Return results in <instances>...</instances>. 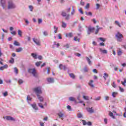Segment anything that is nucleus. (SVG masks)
<instances>
[{
	"label": "nucleus",
	"instance_id": "338daca9",
	"mask_svg": "<svg viewBox=\"0 0 126 126\" xmlns=\"http://www.w3.org/2000/svg\"><path fill=\"white\" fill-rule=\"evenodd\" d=\"M99 46H101V47H104V46H105V43H104V42H101L99 43Z\"/></svg>",
	"mask_w": 126,
	"mask_h": 126
},
{
	"label": "nucleus",
	"instance_id": "bb28decb",
	"mask_svg": "<svg viewBox=\"0 0 126 126\" xmlns=\"http://www.w3.org/2000/svg\"><path fill=\"white\" fill-rule=\"evenodd\" d=\"M18 35H19L20 37H22V31H21V30H18Z\"/></svg>",
	"mask_w": 126,
	"mask_h": 126
},
{
	"label": "nucleus",
	"instance_id": "3c124183",
	"mask_svg": "<svg viewBox=\"0 0 126 126\" xmlns=\"http://www.w3.org/2000/svg\"><path fill=\"white\" fill-rule=\"evenodd\" d=\"M94 100H95V101H99V100H101V97L98 96V97H96L94 99Z\"/></svg>",
	"mask_w": 126,
	"mask_h": 126
},
{
	"label": "nucleus",
	"instance_id": "603ef678",
	"mask_svg": "<svg viewBox=\"0 0 126 126\" xmlns=\"http://www.w3.org/2000/svg\"><path fill=\"white\" fill-rule=\"evenodd\" d=\"M38 24H41V23L43 22V20H42V19H38Z\"/></svg>",
	"mask_w": 126,
	"mask_h": 126
},
{
	"label": "nucleus",
	"instance_id": "473e14b6",
	"mask_svg": "<svg viewBox=\"0 0 126 126\" xmlns=\"http://www.w3.org/2000/svg\"><path fill=\"white\" fill-rule=\"evenodd\" d=\"M86 15H87L88 16H92V13L91 12H89L87 13V12H85Z\"/></svg>",
	"mask_w": 126,
	"mask_h": 126
},
{
	"label": "nucleus",
	"instance_id": "864d4df0",
	"mask_svg": "<svg viewBox=\"0 0 126 126\" xmlns=\"http://www.w3.org/2000/svg\"><path fill=\"white\" fill-rule=\"evenodd\" d=\"M79 12L81 14H83V11H82V8H80V9H78Z\"/></svg>",
	"mask_w": 126,
	"mask_h": 126
},
{
	"label": "nucleus",
	"instance_id": "6e6d98bb",
	"mask_svg": "<svg viewBox=\"0 0 126 126\" xmlns=\"http://www.w3.org/2000/svg\"><path fill=\"white\" fill-rule=\"evenodd\" d=\"M83 99H84L85 100H89V97L88 96H83Z\"/></svg>",
	"mask_w": 126,
	"mask_h": 126
},
{
	"label": "nucleus",
	"instance_id": "dca6fc26",
	"mask_svg": "<svg viewBox=\"0 0 126 126\" xmlns=\"http://www.w3.org/2000/svg\"><path fill=\"white\" fill-rule=\"evenodd\" d=\"M68 100L70 102H76V99L73 97H69Z\"/></svg>",
	"mask_w": 126,
	"mask_h": 126
},
{
	"label": "nucleus",
	"instance_id": "4c0bfd02",
	"mask_svg": "<svg viewBox=\"0 0 126 126\" xmlns=\"http://www.w3.org/2000/svg\"><path fill=\"white\" fill-rule=\"evenodd\" d=\"M9 63H14V59L11 58V59L9 61Z\"/></svg>",
	"mask_w": 126,
	"mask_h": 126
},
{
	"label": "nucleus",
	"instance_id": "a878e982",
	"mask_svg": "<svg viewBox=\"0 0 126 126\" xmlns=\"http://www.w3.org/2000/svg\"><path fill=\"white\" fill-rule=\"evenodd\" d=\"M58 116L60 118H63V117H64V114L62 112H60L58 113Z\"/></svg>",
	"mask_w": 126,
	"mask_h": 126
},
{
	"label": "nucleus",
	"instance_id": "c9c22d12",
	"mask_svg": "<svg viewBox=\"0 0 126 126\" xmlns=\"http://www.w3.org/2000/svg\"><path fill=\"white\" fill-rule=\"evenodd\" d=\"M62 27H63V28H65V27H66V24L64 22H62Z\"/></svg>",
	"mask_w": 126,
	"mask_h": 126
},
{
	"label": "nucleus",
	"instance_id": "a211bd4d",
	"mask_svg": "<svg viewBox=\"0 0 126 126\" xmlns=\"http://www.w3.org/2000/svg\"><path fill=\"white\" fill-rule=\"evenodd\" d=\"M37 97L38 99L39 100L40 102H43V101H44V98L40 95H38Z\"/></svg>",
	"mask_w": 126,
	"mask_h": 126
},
{
	"label": "nucleus",
	"instance_id": "c03bdc74",
	"mask_svg": "<svg viewBox=\"0 0 126 126\" xmlns=\"http://www.w3.org/2000/svg\"><path fill=\"white\" fill-rule=\"evenodd\" d=\"M64 48H65L66 49H68L69 48V45L68 44H66L63 45Z\"/></svg>",
	"mask_w": 126,
	"mask_h": 126
},
{
	"label": "nucleus",
	"instance_id": "2f4dec72",
	"mask_svg": "<svg viewBox=\"0 0 126 126\" xmlns=\"http://www.w3.org/2000/svg\"><path fill=\"white\" fill-rule=\"evenodd\" d=\"M29 9H30V11H33L34 9V7L32 5H29Z\"/></svg>",
	"mask_w": 126,
	"mask_h": 126
},
{
	"label": "nucleus",
	"instance_id": "cd10ccee",
	"mask_svg": "<svg viewBox=\"0 0 126 126\" xmlns=\"http://www.w3.org/2000/svg\"><path fill=\"white\" fill-rule=\"evenodd\" d=\"M69 75L71 77V78H72L73 79H74V78H75V76L72 73H69Z\"/></svg>",
	"mask_w": 126,
	"mask_h": 126
},
{
	"label": "nucleus",
	"instance_id": "7ed1b4c3",
	"mask_svg": "<svg viewBox=\"0 0 126 126\" xmlns=\"http://www.w3.org/2000/svg\"><path fill=\"white\" fill-rule=\"evenodd\" d=\"M16 6L11 0H9L8 2V9H12L15 8Z\"/></svg>",
	"mask_w": 126,
	"mask_h": 126
},
{
	"label": "nucleus",
	"instance_id": "412c9836",
	"mask_svg": "<svg viewBox=\"0 0 126 126\" xmlns=\"http://www.w3.org/2000/svg\"><path fill=\"white\" fill-rule=\"evenodd\" d=\"M109 115L110 117H111V118H112V119H116L115 116H114V113H113L112 112L109 111Z\"/></svg>",
	"mask_w": 126,
	"mask_h": 126
},
{
	"label": "nucleus",
	"instance_id": "aec40b11",
	"mask_svg": "<svg viewBox=\"0 0 126 126\" xmlns=\"http://www.w3.org/2000/svg\"><path fill=\"white\" fill-rule=\"evenodd\" d=\"M86 60H87L89 65H91V64H92V63L91 60H90V58L87 57H86Z\"/></svg>",
	"mask_w": 126,
	"mask_h": 126
},
{
	"label": "nucleus",
	"instance_id": "4468645a",
	"mask_svg": "<svg viewBox=\"0 0 126 126\" xmlns=\"http://www.w3.org/2000/svg\"><path fill=\"white\" fill-rule=\"evenodd\" d=\"M93 82H94V81H93V80H90V82H89V86L92 87V88H94V85L93 84Z\"/></svg>",
	"mask_w": 126,
	"mask_h": 126
},
{
	"label": "nucleus",
	"instance_id": "c756f323",
	"mask_svg": "<svg viewBox=\"0 0 126 126\" xmlns=\"http://www.w3.org/2000/svg\"><path fill=\"white\" fill-rule=\"evenodd\" d=\"M22 51V48L21 47H19V48H17L16 49V51L17 52V53H20V52H21Z\"/></svg>",
	"mask_w": 126,
	"mask_h": 126
},
{
	"label": "nucleus",
	"instance_id": "1a4fd4ad",
	"mask_svg": "<svg viewBox=\"0 0 126 126\" xmlns=\"http://www.w3.org/2000/svg\"><path fill=\"white\" fill-rule=\"evenodd\" d=\"M32 41H33L34 43H35V44H36V45H37V46H40L41 43L40 42V40L33 38H32Z\"/></svg>",
	"mask_w": 126,
	"mask_h": 126
},
{
	"label": "nucleus",
	"instance_id": "13d9d810",
	"mask_svg": "<svg viewBox=\"0 0 126 126\" xmlns=\"http://www.w3.org/2000/svg\"><path fill=\"white\" fill-rule=\"evenodd\" d=\"M90 6V4L89 3H87L86 6L85 7V8L86 9L89 8Z\"/></svg>",
	"mask_w": 126,
	"mask_h": 126
},
{
	"label": "nucleus",
	"instance_id": "c85d7f7f",
	"mask_svg": "<svg viewBox=\"0 0 126 126\" xmlns=\"http://www.w3.org/2000/svg\"><path fill=\"white\" fill-rule=\"evenodd\" d=\"M14 46H18V47H19L20 46V43H19V42H17V41H15L14 42Z\"/></svg>",
	"mask_w": 126,
	"mask_h": 126
},
{
	"label": "nucleus",
	"instance_id": "a19ab883",
	"mask_svg": "<svg viewBox=\"0 0 126 126\" xmlns=\"http://www.w3.org/2000/svg\"><path fill=\"white\" fill-rule=\"evenodd\" d=\"M14 71L16 74H17L18 73V69H17V67H14Z\"/></svg>",
	"mask_w": 126,
	"mask_h": 126
},
{
	"label": "nucleus",
	"instance_id": "49530a36",
	"mask_svg": "<svg viewBox=\"0 0 126 126\" xmlns=\"http://www.w3.org/2000/svg\"><path fill=\"white\" fill-rule=\"evenodd\" d=\"M74 40L76 42H79V39L77 37V36L74 37Z\"/></svg>",
	"mask_w": 126,
	"mask_h": 126
},
{
	"label": "nucleus",
	"instance_id": "680f3d73",
	"mask_svg": "<svg viewBox=\"0 0 126 126\" xmlns=\"http://www.w3.org/2000/svg\"><path fill=\"white\" fill-rule=\"evenodd\" d=\"M109 99H110V97H109L108 96H105V101H108L109 100Z\"/></svg>",
	"mask_w": 126,
	"mask_h": 126
},
{
	"label": "nucleus",
	"instance_id": "7c9ffc66",
	"mask_svg": "<svg viewBox=\"0 0 126 126\" xmlns=\"http://www.w3.org/2000/svg\"><path fill=\"white\" fill-rule=\"evenodd\" d=\"M32 56V58H33V59H37V54H35V53H32L31 54Z\"/></svg>",
	"mask_w": 126,
	"mask_h": 126
},
{
	"label": "nucleus",
	"instance_id": "6ab92c4d",
	"mask_svg": "<svg viewBox=\"0 0 126 126\" xmlns=\"http://www.w3.org/2000/svg\"><path fill=\"white\" fill-rule=\"evenodd\" d=\"M53 29L54 30V33H55V34H57V33H58V30H59V28H58V27L56 26H54Z\"/></svg>",
	"mask_w": 126,
	"mask_h": 126
},
{
	"label": "nucleus",
	"instance_id": "bf43d9fd",
	"mask_svg": "<svg viewBox=\"0 0 126 126\" xmlns=\"http://www.w3.org/2000/svg\"><path fill=\"white\" fill-rule=\"evenodd\" d=\"M104 122L105 125H107V124H108V119H107V118H105L104 119Z\"/></svg>",
	"mask_w": 126,
	"mask_h": 126
},
{
	"label": "nucleus",
	"instance_id": "69168bd1",
	"mask_svg": "<svg viewBox=\"0 0 126 126\" xmlns=\"http://www.w3.org/2000/svg\"><path fill=\"white\" fill-rule=\"evenodd\" d=\"M112 85V87H114V88H116V87H117V85H116V83H115V82H113Z\"/></svg>",
	"mask_w": 126,
	"mask_h": 126
},
{
	"label": "nucleus",
	"instance_id": "9b49d317",
	"mask_svg": "<svg viewBox=\"0 0 126 126\" xmlns=\"http://www.w3.org/2000/svg\"><path fill=\"white\" fill-rule=\"evenodd\" d=\"M0 4L3 9H5V7H6V5H5V0H1Z\"/></svg>",
	"mask_w": 126,
	"mask_h": 126
},
{
	"label": "nucleus",
	"instance_id": "0e129e2a",
	"mask_svg": "<svg viewBox=\"0 0 126 126\" xmlns=\"http://www.w3.org/2000/svg\"><path fill=\"white\" fill-rule=\"evenodd\" d=\"M6 83H11V80H6L5 81Z\"/></svg>",
	"mask_w": 126,
	"mask_h": 126
},
{
	"label": "nucleus",
	"instance_id": "5701e85b",
	"mask_svg": "<svg viewBox=\"0 0 126 126\" xmlns=\"http://www.w3.org/2000/svg\"><path fill=\"white\" fill-rule=\"evenodd\" d=\"M27 100L29 104H30V103L29 102V101H31L32 100V98H31V97H30V95H28L27 97Z\"/></svg>",
	"mask_w": 126,
	"mask_h": 126
},
{
	"label": "nucleus",
	"instance_id": "20e7f679",
	"mask_svg": "<svg viewBox=\"0 0 126 126\" xmlns=\"http://www.w3.org/2000/svg\"><path fill=\"white\" fill-rule=\"evenodd\" d=\"M116 36V38H117V41H118V42H122V38H124L123 34L120 32H118Z\"/></svg>",
	"mask_w": 126,
	"mask_h": 126
},
{
	"label": "nucleus",
	"instance_id": "e2e57ef3",
	"mask_svg": "<svg viewBox=\"0 0 126 126\" xmlns=\"http://www.w3.org/2000/svg\"><path fill=\"white\" fill-rule=\"evenodd\" d=\"M3 95L4 97H6V96H7V92H5V93H3Z\"/></svg>",
	"mask_w": 126,
	"mask_h": 126
},
{
	"label": "nucleus",
	"instance_id": "09e8293b",
	"mask_svg": "<svg viewBox=\"0 0 126 126\" xmlns=\"http://www.w3.org/2000/svg\"><path fill=\"white\" fill-rule=\"evenodd\" d=\"M74 13H75V11L74 10V9H72V11L71 12V15H74Z\"/></svg>",
	"mask_w": 126,
	"mask_h": 126
},
{
	"label": "nucleus",
	"instance_id": "8fccbe9b",
	"mask_svg": "<svg viewBox=\"0 0 126 126\" xmlns=\"http://www.w3.org/2000/svg\"><path fill=\"white\" fill-rule=\"evenodd\" d=\"M99 39L101 41V42H105L106 41V39L103 38V37H99Z\"/></svg>",
	"mask_w": 126,
	"mask_h": 126
},
{
	"label": "nucleus",
	"instance_id": "f257e3e1",
	"mask_svg": "<svg viewBox=\"0 0 126 126\" xmlns=\"http://www.w3.org/2000/svg\"><path fill=\"white\" fill-rule=\"evenodd\" d=\"M28 72H29V73H32L34 77H38V73H37V71H36L35 68L29 69Z\"/></svg>",
	"mask_w": 126,
	"mask_h": 126
},
{
	"label": "nucleus",
	"instance_id": "37998d69",
	"mask_svg": "<svg viewBox=\"0 0 126 126\" xmlns=\"http://www.w3.org/2000/svg\"><path fill=\"white\" fill-rule=\"evenodd\" d=\"M24 81L22 80V79H19L18 80V83L19 84H22V83H23Z\"/></svg>",
	"mask_w": 126,
	"mask_h": 126
},
{
	"label": "nucleus",
	"instance_id": "ddd939ff",
	"mask_svg": "<svg viewBox=\"0 0 126 126\" xmlns=\"http://www.w3.org/2000/svg\"><path fill=\"white\" fill-rule=\"evenodd\" d=\"M99 50L102 54H108V51L107 50H103V49L100 48H99Z\"/></svg>",
	"mask_w": 126,
	"mask_h": 126
},
{
	"label": "nucleus",
	"instance_id": "f3484780",
	"mask_svg": "<svg viewBox=\"0 0 126 126\" xmlns=\"http://www.w3.org/2000/svg\"><path fill=\"white\" fill-rule=\"evenodd\" d=\"M65 36L67 38H71L72 37V32H69L65 34Z\"/></svg>",
	"mask_w": 126,
	"mask_h": 126
},
{
	"label": "nucleus",
	"instance_id": "39448f33",
	"mask_svg": "<svg viewBox=\"0 0 126 126\" xmlns=\"http://www.w3.org/2000/svg\"><path fill=\"white\" fill-rule=\"evenodd\" d=\"M61 15L63 17H65V19H66V20H68V19H69V17L70 16L69 14H66V13L65 12H62Z\"/></svg>",
	"mask_w": 126,
	"mask_h": 126
},
{
	"label": "nucleus",
	"instance_id": "58836bf2",
	"mask_svg": "<svg viewBox=\"0 0 126 126\" xmlns=\"http://www.w3.org/2000/svg\"><path fill=\"white\" fill-rule=\"evenodd\" d=\"M118 55L119 56H122V54H123V51L121 49H119V50L118 51Z\"/></svg>",
	"mask_w": 126,
	"mask_h": 126
},
{
	"label": "nucleus",
	"instance_id": "b1692460",
	"mask_svg": "<svg viewBox=\"0 0 126 126\" xmlns=\"http://www.w3.org/2000/svg\"><path fill=\"white\" fill-rule=\"evenodd\" d=\"M42 33H43V34L45 37H47V36L49 35V33H48V32L46 31H43Z\"/></svg>",
	"mask_w": 126,
	"mask_h": 126
},
{
	"label": "nucleus",
	"instance_id": "393cba45",
	"mask_svg": "<svg viewBox=\"0 0 126 126\" xmlns=\"http://www.w3.org/2000/svg\"><path fill=\"white\" fill-rule=\"evenodd\" d=\"M117 95H118V93L115 92H113L112 93V96L113 98H116V97L117 96Z\"/></svg>",
	"mask_w": 126,
	"mask_h": 126
},
{
	"label": "nucleus",
	"instance_id": "f03ea898",
	"mask_svg": "<svg viewBox=\"0 0 126 126\" xmlns=\"http://www.w3.org/2000/svg\"><path fill=\"white\" fill-rule=\"evenodd\" d=\"M33 91L36 94L37 96L43 93V92H42V87H41L35 88L33 89Z\"/></svg>",
	"mask_w": 126,
	"mask_h": 126
},
{
	"label": "nucleus",
	"instance_id": "9d476101",
	"mask_svg": "<svg viewBox=\"0 0 126 126\" xmlns=\"http://www.w3.org/2000/svg\"><path fill=\"white\" fill-rule=\"evenodd\" d=\"M115 24L120 28H122V26L123 25V22L120 23V22H119L118 21H115Z\"/></svg>",
	"mask_w": 126,
	"mask_h": 126
},
{
	"label": "nucleus",
	"instance_id": "a18cd8bd",
	"mask_svg": "<svg viewBox=\"0 0 126 126\" xmlns=\"http://www.w3.org/2000/svg\"><path fill=\"white\" fill-rule=\"evenodd\" d=\"M66 108L67 109V110L69 111H71V106H70V105H67L66 106Z\"/></svg>",
	"mask_w": 126,
	"mask_h": 126
},
{
	"label": "nucleus",
	"instance_id": "0eeeda50",
	"mask_svg": "<svg viewBox=\"0 0 126 126\" xmlns=\"http://www.w3.org/2000/svg\"><path fill=\"white\" fill-rule=\"evenodd\" d=\"M86 110L90 114H93V113H94L93 107H87Z\"/></svg>",
	"mask_w": 126,
	"mask_h": 126
},
{
	"label": "nucleus",
	"instance_id": "4d7b16f0",
	"mask_svg": "<svg viewBox=\"0 0 126 126\" xmlns=\"http://www.w3.org/2000/svg\"><path fill=\"white\" fill-rule=\"evenodd\" d=\"M82 123H83V125L84 126H86V125H87V123L86 122V121H85V120H82Z\"/></svg>",
	"mask_w": 126,
	"mask_h": 126
},
{
	"label": "nucleus",
	"instance_id": "2eb2a0df",
	"mask_svg": "<svg viewBox=\"0 0 126 126\" xmlns=\"http://www.w3.org/2000/svg\"><path fill=\"white\" fill-rule=\"evenodd\" d=\"M59 68L61 69H63V70H66V66H65V65H63L62 64L59 65Z\"/></svg>",
	"mask_w": 126,
	"mask_h": 126
},
{
	"label": "nucleus",
	"instance_id": "5fc2aeb1",
	"mask_svg": "<svg viewBox=\"0 0 126 126\" xmlns=\"http://www.w3.org/2000/svg\"><path fill=\"white\" fill-rule=\"evenodd\" d=\"M24 20H25V23H26V24H27V25H28V24H29V23H30L28 20L27 19H24Z\"/></svg>",
	"mask_w": 126,
	"mask_h": 126
},
{
	"label": "nucleus",
	"instance_id": "052dcab7",
	"mask_svg": "<svg viewBox=\"0 0 126 126\" xmlns=\"http://www.w3.org/2000/svg\"><path fill=\"white\" fill-rule=\"evenodd\" d=\"M119 89H120V91H121V92H125V90H124V89H123L121 87H119Z\"/></svg>",
	"mask_w": 126,
	"mask_h": 126
},
{
	"label": "nucleus",
	"instance_id": "72a5a7b5",
	"mask_svg": "<svg viewBox=\"0 0 126 126\" xmlns=\"http://www.w3.org/2000/svg\"><path fill=\"white\" fill-rule=\"evenodd\" d=\"M95 29L94 28H92L91 27H90L88 28V30L91 32H92V31H94V30Z\"/></svg>",
	"mask_w": 126,
	"mask_h": 126
},
{
	"label": "nucleus",
	"instance_id": "f704fd0d",
	"mask_svg": "<svg viewBox=\"0 0 126 126\" xmlns=\"http://www.w3.org/2000/svg\"><path fill=\"white\" fill-rule=\"evenodd\" d=\"M53 45L56 46V47H57V48H59V47L60 46V43H57V42L55 41L53 43Z\"/></svg>",
	"mask_w": 126,
	"mask_h": 126
},
{
	"label": "nucleus",
	"instance_id": "6e6552de",
	"mask_svg": "<svg viewBox=\"0 0 126 126\" xmlns=\"http://www.w3.org/2000/svg\"><path fill=\"white\" fill-rule=\"evenodd\" d=\"M31 106L32 107V108H33L34 111H38L39 110V108H38V106H37V104H36V103L31 104Z\"/></svg>",
	"mask_w": 126,
	"mask_h": 126
},
{
	"label": "nucleus",
	"instance_id": "e433bc0d",
	"mask_svg": "<svg viewBox=\"0 0 126 126\" xmlns=\"http://www.w3.org/2000/svg\"><path fill=\"white\" fill-rule=\"evenodd\" d=\"M77 116V117L79 118V119L83 117V115H82V114H81V113H78Z\"/></svg>",
	"mask_w": 126,
	"mask_h": 126
},
{
	"label": "nucleus",
	"instance_id": "774afa93",
	"mask_svg": "<svg viewBox=\"0 0 126 126\" xmlns=\"http://www.w3.org/2000/svg\"><path fill=\"white\" fill-rule=\"evenodd\" d=\"M96 9H99V7H100V5L99 4L97 3L96 4Z\"/></svg>",
	"mask_w": 126,
	"mask_h": 126
},
{
	"label": "nucleus",
	"instance_id": "4be33fe9",
	"mask_svg": "<svg viewBox=\"0 0 126 126\" xmlns=\"http://www.w3.org/2000/svg\"><path fill=\"white\" fill-rule=\"evenodd\" d=\"M107 77H109V75L107 73H104L103 78L105 79V80H107Z\"/></svg>",
	"mask_w": 126,
	"mask_h": 126
},
{
	"label": "nucleus",
	"instance_id": "423d86ee",
	"mask_svg": "<svg viewBox=\"0 0 126 126\" xmlns=\"http://www.w3.org/2000/svg\"><path fill=\"white\" fill-rule=\"evenodd\" d=\"M3 119H5L6 121H11V122H15V119L11 116H5Z\"/></svg>",
	"mask_w": 126,
	"mask_h": 126
},
{
	"label": "nucleus",
	"instance_id": "de8ad7c7",
	"mask_svg": "<svg viewBox=\"0 0 126 126\" xmlns=\"http://www.w3.org/2000/svg\"><path fill=\"white\" fill-rule=\"evenodd\" d=\"M126 79H124V82H122V84L124 86H126Z\"/></svg>",
	"mask_w": 126,
	"mask_h": 126
},
{
	"label": "nucleus",
	"instance_id": "f8f14e48",
	"mask_svg": "<svg viewBox=\"0 0 126 126\" xmlns=\"http://www.w3.org/2000/svg\"><path fill=\"white\" fill-rule=\"evenodd\" d=\"M47 81L48 83H54V82H55V79L54 78H47Z\"/></svg>",
	"mask_w": 126,
	"mask_h": 126
},
{
	"label": "nucleus",
	"instance_id": "79ce46f5",
	"mask_svg": "<svg viewBox=\"0 0 126 126\" xmlns=\"http://www.w3.org/2000/svg\"><path fill=\"white\" fill-rule=\"evenodd\" d=\"M38 106H39L40 108H41V109H44V106L43 105V104H42V103H38Z\"/></svg>",
	"mask_w": 126,
	"mask_h": 126
},
{
	"label": "nucleus",
	"instance_id": "ea45409f",
	"mask_svg": "<svg viewBox=\"0 0 126 126\" xmlns=\"http://www.w3.org/2000/svg\"><path fill=\"white\" fill-rule=\"evenodd\" d=\"M41 63H42V62H36L35 63V65L36 66H40V65L41 64Z\"/></svg>",
	"mask_w": 126,
	"mask_h": 126
}]
</instances>
